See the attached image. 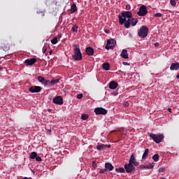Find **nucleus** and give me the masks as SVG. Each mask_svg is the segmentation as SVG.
Returning <instances> with one entry per match:
<instances>
[{"mask_svg": "<svg viewBox=\"0 0 179 179\" xmlns=\"http://www.w3.org/2000/svg\"><path fill=\"white\" fill-rule=\"evenodd\" d=\"M118 19L120 24H124L126 29H129L132 13L131 11H124L121 13V15H118Z\"/></svg>", "mask_w": 179, "mask_h": 179, "instance_id": "1", "label": "nucleus"}, {"mask_svg": "<svg viewBox=\"0 0 179 179\" xmlns=\"http://www.w3.org/2000/svg\"><path fill=\"white\" fill-rule=\"evenodd\" d=\"M74 52L72 55V58L75 59V61H82V52H80V48L78 45H74Z\"/></svg>", "mask_w": 179, "mask_h": 179, "instance_id": "2", "label": "nucleus"}, {"mask_svg": "<svg viewBox=\"0 0 179 179\" xmlns=\"http://www.w3.org/2000/svg\"><path fill=\"white\" fill-rule=\"evenodd\" d=\"M149 33V28L146 26H142L138 31V36L141 38H145L148 37V34Z\"/></svg>", "mask_w": 179, "mask_h": 179, "instance_id": "3", "label": "nucleus"}, {"mask_svg": "<svg viewBox=\"0 0 179 179\" xmlns=\"http://www.w3.org/2000/svg\"><path fill=\"white\" fill-rule=\"evenodd\" d=\"M150 137L152 138V141H154L155 143H160V142L164 139V136L163 134H150Z\"/></svg>", "mask_w": 179, "mask_h": 179, "instance_id": "4", "label": "nucleus"}, {"mask_svg": "<svg viewBox=\"0 0 179 179\" xmlns=\"http://www.w3.org/2000/svg\"><path fill=\"white\" fill-rule=\"evenodd\" d=\"M117 45V41L114 39H108L107 41L105 48L106 50H114V47Z\"/></svg>", "mask_w": 179, "mask_h": 179, "instance_id": "5", "label": "nucleus"}, {"mask_svg": "<svg viewBox=\"0 0 179 179\" xmlns=\"http://www.w3.org/2000/svg\"><path fill=\"white\" fill-rule=\"evenodd\" d=\"M137 15L138 16H146L148 15V8H146L145 6H141L139 8V10L137 13Z\"/></svg>", "mask_w": 179, "mask_h": 179, "instance_id": "6", "label": "nucleus"}, {"mask_svg": "<svg viewBox=\"0 0 179 179\" xmlns=\"http://www.w3.org/2000/svg\"><path fill=\"white\" fill-rule=\"evenodd\" d=\"M94 112L96 115H106V114H107V110L103 108H96L94 109Z\"/></svg>", "mask_w": 179, "mask_h": 179, "instance_id": "7", "label": "nucleus"}, {"mask_svg": "<svg viewBox=\"0 0 179 179\" xmlns=\"http://www.w3.org/2000/svg\"><path fill=\"white\" fill-rule=\"evenodd\" d=\"M52 101L55 104H58L59 106H62V104H64V99H62V96H55Z\"/></svg>", "mask_w": 179, "mask_h": 179, "instance_id": "8", "label": "nucleus"}, {"mask_svg": "<svg viewBox=\"0 0 179 179\" xmlns=\"http://www.w3.org/2000/svg\"><path fill=\"white\" fill-rule=\"evenodd\" d=\"M124 169L127 173H132V171H135V166L134 164L129 162V164H126L124 165Z\"/></svg>", "mask_w": 179, "mask_h": 179, "instance_id": "9", "label": "nucleus"}, {"mask_svg": "<svg viewBox=\"0 0 179 179\" xmlns=\"http://www.w3.org/2000/svg\"><path fill=\"white\" fill-rule=\"evenodd\" d=\"M42 89L43 88L40 86H31L29 87V90L31 93H40Z\"/></svg>", "mask_w": 179, "mask_h": 179, "instance_id": "10", "label": "nucleus"}, {"mask_svg": "<svg viewBox=\"0 0 179 179\" xmlns=\"http://www.w3.org/2000/svg\"><path fill=\"white\" fill-rule=\"evenodd\" d=\"M36 62H37V59L31 58V59H26L24 62V64H25L27 65V66H30L31 65H34V64H36Z\"/></svg>", "mask_w": 179, "mask_h": 179, "instance_id": "11", "label": "nucleus"}, {"mask_svg": "<svg viewBox=\"0 0 179 179\" xmlns=\"http://www.w3.org/2000/svg\"><path fill=\"white\" fill-rule=\"evenodd\" d=\"M129 163H130V164H133V166H134L135 167H137V166H139V163L136 162V158H135V155H134V154H132L130 156Z\"/></svg>", "mask_w": 179, "mask_h": 179, "instance_id": "12", "label": "nucleus"}, {"mask_svg": "<svg viewBox=\"0 0 179 179\" xmlns=\"http://www.w3.org/2000/svg\"><path fill=\"white\" fill-rule=\"evenodd\" d=\"M85 52L87 55H90V57H92L94 54V49H93V48L92 47H87L85 49Z\"/></svg>", "mask_w": 179, "mask_h": 179, "instance_id": "13", "label": "nucleus"}, {"mask_svg": "<svg viewBox=\"0 0 179 179\" xmlns=\"http://www.w3.org/2000/svg\"><path fill=\"white\" fill-rule=\"evenodd\" d=\"M171 71H178L179 70V63L175 62L172 63L170 66Z\"/></svg>", "mask_w": 179, "mask_h": 179, "instance_id": "14", "label": "nucleus"}, {"mask_svg": "<svg viewBox=\"0 0 179 179\" xmlns=\"http://www.w3.org/2000/svg\"><path fill=\"white\" fill-rule=\"evenodd\" d=\"M118 87V83H117L115 81H111L109 83V89H111L112 90H115V89Z\"/></svg>", "mask_w": 179, "mask_h": 179, "instance_id": "15", "label": "nucleus"}, {"mask_svg": "<svg viewBox=\"0 0 179 179\" xmlns=\"http://www.w3.org/2000/svg\"><path fill=\"white\" fill-rule=\"evenodd\" d=\"M105 169H106V171H113V170H114V166L110 162H106L105 164Z\"/></svg>", "mask_w": 179, "mask_h": 179, "instance_id": "16", "label": "nucleus"}, {"mask_svg": "<svg viewBox=\"0 0 179 179\" xmlns=\"http://www.w3.org/2000/svg\"><path fill=\"white\" fill-rule=\"evenodd\" d=\"M104 148H111V145H105V144H101V145H96L97 150H101L104 149Z\"/></svg>", "mask_w": 179, "mask_h": 179, "instance_id": "17", "label": "nucleus"}, {"mask_svg": "<svg viewBox=\"0 0 179 179\" xmlns=\"http://www.w3.org/2000/svg\"><path fill=\"white\" fill-rule=\"evenodd\" d=\"M122 58H124V59H128L129 57H128V50L124 49L121 54H120Z\"/></svg>", "mask_w": 179, "mask_h": 179, "instance_id": "18", "label": "nucleus"}, {"mask_svg": "<svg viewBox=\"0 0 179 179\" xmlns=\"http://www.w3.org/2000/svg\"><path fill=\"white\" fill-rule=\"evenodd\" d=\"M155 167L153 164H150L149 165H142L141 169H146L147 170H150Z\"/></svg>", "mask_w": 179, "mask_h": 179, "instance_id": "19", "label": "nucleus"}, {"mask_svg": "<svg viewBox=\"0 0 179 179\" xmlns=\"http://www.w3.org/2000/svg\"><path fill=\"white\" fill-rule=\"evenodd\" d=\"M78 11V7L76 6V4L73 3L71 7V13H75V12Z\"/></svg>", "mask_w": 179, "mask_h": 179, "instance_id": "20", "label": "nucleus"}, {"mask_svg": "<svg viewBox=\"0 0 179 179\" xmlns=\"http://www.w3.org/2000/svg\"><path fill=\"white\" fill-rule=\"evenodd\" d=\"M102 69H104V71H110V63H103L102 64Z\"/></svg>", "mask_w": 179, "mask_h": 179, "instance_id": "21", "label": "nucleus"}, {"mask_svg": "<svg viewBox=\"0 0 179 179\" xmlns=\"http://www.w3.org/2000/svg\"><path fill=\"white\" fill-rule=\"evenodd\" d=\"M138 23V18H131L130 19V24L131 26H136V24Z\"/></svg>", "mask_w": 179, "mask_h": 179, "instance_id": "22", "label": "nucleus"}, {"mask_svg": "<svg viewBox=\"0 0 179 179\" xmlns=\"http://www.w3.org/2000/svg\"><path fill=\"white\" fill-rule=\"evenodd\" d=\"M57 83H59V79L56 80H52L50 81V85H49L50 87L54 86L55 85H57Z\"/></svg>", "mask_w": 179, "mask_h": 179, "instance_id": "23", "label": "nucleus"}, {"mask_svg": "<svg viewBox=\"0 0 179 179\" xmlns=\"http://www.w3.org/2000/svg\"><path fill=\"white\" fill-rule=\"evenodd\" d=\"M148 155H149V149H145L144 153L143 154V157H142L143 160H145V159L148 157Z\"/></svg>", "mask_w": 179, "mask_h": 179, "instance_id": "24", "label": "nucleus"}, {"mask_svg": "<svg viewBox=\"0 0 179 179\" xmlns=\"http://www.w3.org/2000/svg\"><path fill=\"white\" fill-rule=\"evenodd\" d=\"M38 82L42 83V85H44V83H45V78H44V77H42V76H38Z\"/></svg>", "mask_w": 179, "mask_h": 179, "instance_id": "25", "label": "nucleus"}, {"mask_svg": "<svg viewBox=\"0 0 179 179\" xmlns=\"http://www.w3.org/2000/svg\"><path fill=\"white\" fill-rule=\"evenodd\" d=\"M116 173H125V169L124 168H117L115 169Z\"/></svg>", "mask_w": 179, "mask_h": 179, "instance_id": "26", "label": "nucleus"}, {"mask_svg": "<svg viewBox=\"0 0 179 179\" xmlns=\"http://www.w3.org/2000/svg\"><path fill=\"white\" fill-rule=\"evenodd\" d=\"M37 157V152H32L30 155V159H36Z\"/></svg>", "mask_w": 179, "mask_h": 179, "instance_id": "27", "label": "nucleus"}, {"mask_svg": "<svg viewBox=\"0 0 179 179\" xmlns=\"http://www.w3.org/2000/svg\"><path fill=\"white\" fill-rule=\"evenodd\" d=\"M78 25H74V26L71 28V30H72V31H73V33H78Z\"/></svg>", "mask_w": 179, "mask_h": 179, "instance_id": "28", "label": "nucleus"}, {"mask_svg": "<svg viewBox=\"0 0 179 179\" xmlns=\"http://www.w3.org/2000/svg\"><path fill=\"white\" fill-rule=\"evenodd\" d=\"M152 159L154 162H159V154H155L154 156H152Z\"/></svg>", "mask_w": 179, "mask_h": 179, "instance_id": "29", "label": "nucleus"}, {"mask_svg": "<svg viewBox=\"0 0 179 179\" xmlns=\"http://www.w3.org/2000/svg\"><path fill=\"white\" fill-rule=\"evenodd\" d=\"M89 118V115L83 114L81 115V120H86Z\"/></svg>", "mask_w": 179, "mask_h": 179, "instance_id": "30", "label": "nucleus"}, {"mask_svg": "<svg viewBox=\"0 0 179 179\" xmlns=\"http://www.w3.org/2000/svg\"><path fill=\"white\" fill-rule=\"evenodd\" d=\"M52 44H57L58 43V38L55 37L53 39L51 40Z\"/></svg>", "mask_w": 179, "mask_h": 179, "instance_id": "31", "label": "nucleus"}, {"mask_svg": "<svg viewBox=\"0 0 179 179\" xmlns=\"http://www.w3.org/2000/svg\"><path fill=\"white\" fill-rule=\"evenodd\" d=\"M170 3L172 5V6H176V5H177L176 0H170Z\"/></svg>", "mask_w": 179, "mask_h": 179, "instance_id": "32", "label": "nucleus"}, {"mask_svg": "<svg viewBox=\"0 0 179 179\" xmlns=\"http://www.w3.org/2000/svg\"><path fill=\"white\" fill-rule=\"evenodd\" d=\"M45 86H50V81L45 80V83L43 84Z\"/></svg>", "mask_w": 179, "mask_h": 179, "instance_id": "33", "label": "nucleus"}, {"mask_svg": "<svg viewBox=\"0 0 179 179\" xmlns=\"http://www.w3.org/2000/svg\"><path fill=\"white\" fill-rule=\"evenodd\" d=\"M105 171H108L107 169H106V168H105V169H100V171H99V173H100V174H104Z\"/></svg>", "mask_w": 179, "mask_h": 179, "instance_id": "34", "label": "nucleus"}, {"mask_svg": "<svg viewBox=\"0 0 179 179\" xmlns=\"http://www.w3.org/2000/svg\"><path fill=\"white\" fill-rule=\"evenodd\" d=\"M162 16H163V14L160 13H157L156 14H155V17H162Z\"/></svg>", "mask_w": 179, "mask_h": 179, "instance_id": "35", "label": "nucleus"}, {"mask_svg": "<svg viewBox=\"0 0 179 179\" xmlns=\"http://www.w3.org/2000/svg\"><path fill=\"white\" fill-rule=\"evenodd\" d=\"M125 9H126L127 10H131V5L127 4V5L126 6V7H125Z\"/></svg>", "mask_w": 179, "mask_h": 179, "instance_id": "36", "label": "nucleus"}, {"mask_svg": "<svg viewBox=\"0 0 179 179\" xmlns=\"http://www.w3.org/2000/svg\"><path fill=\"white\" fill-rule=\"evenodd\" d=\"M35 159L36 162H41V157H40L39 156L36 155V157Z\"/></svg>", "mask_w": 179, "mask_h": 179, "instance_id": "37", "label": "nucleus"}, {"mask_svg": "<svg viewBox=\"0 0 179 179\" xmlns=\"http://www.w3.org/2000/svg\"><path fill=\"white\" fill-rule=\"evenodd\" d=\"M82 97H83V94H78L77 95V99H82Z\"/></svg>", "mask_w": 179, "mask_h": 179, "instance_id": "38", "label": "nucleus"}, {"mask_svg": "<svg viewBox=\"0 0 179 179\" xmlns=\"http://www.w3.org/2000/svg\"><path fill=\"white\" fill-rule=\"evenodd\" d=\"M164 171V168H161L159 169V173H163Z\"/></svg>", "mask_w": 179, "mask_h": 179, "instance_id": "39", "label": "nucleus"}, {"mask_svg": "<svg viewBox=\"0 0 179 179\" xmlns=\"http://www.w3.org/2000/svg\"><path fill=\"white\" fill-rule=\"evenodd\" d=\"M46 51H47V48L43 47V54H45V52H46Z\"/></svg>", "mask_w": 179, "mask_h": 179, "instance_id": "40", "label": "nucleus"}, {"mask_svg": "<svg viewBox=\"0 0 179 179\" xmlns=\"http://www.w3.org/2000/svg\"><path fill=\"white\" fill-rule=\"evenodd\" d=\"M154 45H155V47H159V45H160V44L157 42V43H155L154 44Z\"/></svg>", "mask_w": 179, "mask_h": 179, "instance_id": "41", "label": "nucleus"}, {"mask_svg": "<svg viewBox=\"0 0 179 179\" xmlns=\"http://www.w3.org/2000/svg\"><path fill=\"white\" fill-rule=\"evenodd\" d=\"M123 65H129V63L127 62H123Z\"/></svg>", "mask_w": 179, "mask_h": 179, "instance_id": "42", "label": "nucleus"}, {"mask_svg": "<svg viewBox=\"0 0 179 179\" xmlns=\"http://www.w3.org/2000/svg\"><path fill=\"white\" fill-rule=\"evenodd\" d=\"M168 111H169V113H171V108H168Z\"/></svg>", "mask_w": 179, "mask_h": 179, "instance_id": "43", "label": "nucleus"}, {"mask_svg": "<svg viewBox=\"0 0 179 179\" xmlns=\"http://www.w3.org/2000/svg\"><path fill=\"white\" fill-rule=\"evenodd\" d=\"M49 54H50V55H51L52 54V50H50V51L49 52Z\"/></svg>", "mask_w": 179, "mask_h": 179, "instance_id": "44", "label": "nucleus"}, {"mask_svg": "<svg viewBox=\"0 0 179 179\" xmlns=\"http://www.w3.org/2000/svg\"><path fill=\"white\" fill-rule=\"evenodd\" d=\"M48 113H51V109L48 110Z\"/></svg>", "mask_w": 179, "mask_h": 179, "instance_id": "45", "label": "nucleus"}, {"mask_svg": "<svg viewBox=\"0 0 179 179\" xmlns=\"http://www.w3.org/2000/svg\"><path fill=\"white\" fill-rule=\"evenodd\" d=\"M41 13L44 16V12H41Z\"/></svg>", "mask_w": 179, "mask_h": 179, "instance_id": "46", "label": "nucleus"}, {"mask_svg": "<svg viewBox=\"0 0 179 179\" xmlns=\"http://www.w3.org/2000/svg\"><path fill=\"white\" fill-rule=\"evenodd\" d=\"M160 179H166L165 178H161Z\"/></svg>", "mask_w": 179, "mask_h": 179, "instance_id": "47", "label": "nucleus"}, {"mask_svg": "<svg viewBox=\"0 0 179 179\" xmlns=\"http://www.w3.org/2000/svg\"><path fill=\"white\" fill-rule=\"evenodd\" d=\"M94 166H96V164H94V165H93V167H94Z\"/></svg>", "mask_w": 179, "mask_h": 179, "instance_id": "48", "label": "nucleus"}, {"mask_svg": "<svg viewBox=\"0 0 179 179\" xmlns=\"http://www.w3.org/2000/svg\"><path fill=\"white\" fill-rule=\"evenodd\" d=\"M106 33H108V31H106Z\"/></svg>", "mask_w": 179, "mask_h": 179, "instance_id": "49", "label": "nucleus"}, {"mask_svg": "<svg viewBox=\"0 0 179 179\" xmlns=\"http://www.w3.org/2000/svg\"><path fill=\"white\" fill-rule=\"evenodd\" d=\"M59 37H61V35Z\"/></svg>", "mask_w": 179, "mask_h": 179, "instance_id": "50", "label": "nucleus"}]
</instances>
